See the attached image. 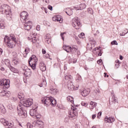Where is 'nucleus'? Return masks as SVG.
I'll use <instances>...</instances> for the list:
<instances>
[{"instance_id":"49","label":"nucleus","mask_w":128,"mask_h":128,"mask_svg":"<svg viewBox=\"0 0 128 128\" xmlns=\"http://www.w3.org/2000/svg\"><path fill=\"white\" fill-rule=\"evenodd\" d=\"M97 50H102V48L100 47H96L95 48H94V52H96Z\"/></svg>"},{"instance_id":"45","label":"nucleus","mask_w":128,"mask_h":128,"mask_svg":"<svg viewBox=\"0 0 128 128\" xmlns=\"http://www.w3.org/2000/svg\"><path fill=\"white\" fill-rule=\"evenodd\" d=\"M18 60H13L12 61V64H18Z\"/></svg>"},{"instance_id":"23","label":"nucleus","mask_w":128,"mask_h":128,"mask_svg":"<svg viewBox=\"0 0 128 128\" xmlns=\"http://www.w3.org/2000/svg\"><path fill=\"white\" fill-rule=\"evenodd\" d=\"M36 114V108L31 109L30 110V114L31 116L34 118Z\"/></svg>"},{"instance_id":"37","label":"nucleus","mask_w":128,"mask_h":128,"mask_svg":"<svg viewBox=\"0 0 128 128\" xmlns=\"http://www.w3.org/2000/svg\"><path fill=\"white\" fill-rule=\"evenodd\" d=\"M18 98L20 100L24 98V93L22 92H19L18 94Z\"/></svg>"},{"instance_id":"10","label":"nucleus","mask_w":128,"mask_h":128,"mask_svg":"<svg viewBox=\"0 0 128 128\" xmlns=\"http://www.w3.org/2000/svg\"><path fill=\"white\" fill-rule=\"evenodd\" d=\"M72 26L75 28L76 30H79L80 28L82 26V24H80V20L77 18H74L72 21Z\"/></svg>"},{"instance_id":"8","label":"nucleus","mask_w":128,"mask_h":128,"mask_svg":"<svg viewBox=\"0 0 128 128\" xmlns=\"http://www.w3.org/2000/svg\"><path fill=\"white\" fill-rule=\"evenodd\" d=\"M0 122L2 124H4L6 128H12L14 124L11 122H8L7 120H6L4 118H2L0 119Z\"/></svg>"},{"instance_id":"25","label":"nucleus","mask_w":128,"mask_h":128,"mask_svg":"<svg viewBox=\"0 0 128 128\" xmlns=\"http://www.w3.org/2000/svg\"><path fill=\"white\" fill-rule=\"evenodd\" d=\"M50 92L52 94L55 96V94H56L58 92V90L56 88H51L50 90Z\"/></svg>"},{"instance_id":"38","label":"nucleus","mask_w":128,"mask_h":128,"mask_svg":"<svg viewBox=\"0 0 128 128\" xmlns=\"http://www.w3.org/2000/svg\"><path fill=\"white\" fill-rule=\"evenodd\" d=\"M67 100L72 104V102H74V98L72 97L71 96H68L67 97Z\"/></svg>"},{"instance_id":"19","label":"nucleus","mask_w":128,"mask_h":128,"mask_svg":"<svg viewBox=\"0 0 128 128\" xmlns=\"http://www.w3.org/2000/svg\"><path fill=\"white\" fill-rule=\"evenodd\" d=\"M40 68L42 72H45V70H46V66L44 63L42 62H41L40 63Z\"/></svg>"},{"instance_id":"50","label":"nucleus","mask_w":128,"mask_h":128,"mask_svg":"<svg viewBox=\"0 0 128 128\" xmlns=\"http://www.w3.org/2000/svg\"><path fill=\"white\" fill-rule=\"evenodd\" d=\"M24 52L26 54H28L30 52V48H26L24 50Z\"/></svg>"},{"instance_id":"17","label":"nucleus","mask_w":128,"mask_h":128,"mask_svg":"<svg viewBox=\"0 0 128 128\" xmlns=\"http://www.w3.org/2000/svg\"><path fill=\"white\" fill-rule=\"evenodd\" d=\"M66 80H67L68 84L70 82H72V76L68 74H66L64 76Z\"/></svg>"},{"instance_id":"7","label":"nucleus","mask_w":128,"mask_h":128,"mask_svg":"<svg viewBox=\"0 0 128 128\" xmlns=\"http://www.w3.org/2000/svg\"><path fill=\"white\" fill-rule=\"evenodd\" d=\"M0 86H3L4 88L6 90L10 88V80L6 79L0 80Z\"/></svg>"},{"instance_id":"36","label":"nucleus","mask_w":128,"mask_h":128,"mask_svg":"<svg viewBox=\"0 0 128 128\" xmlns=\"http://www.w3.org/2000/svg\"><path fill=\"white\" fill-rule=\"evenodd\" d=\"M8 68L11 72H18V70L16 69V68L12 66H10V67Z\"/></svg>"},{"instance_id":"9","label":"nucleus","mask_w":128,"mask_h":128,"mask_svg":"<svg viewBox=\"0 0 128 128\" xmlns=\"http://www.w3.org/2000/svg\"><path fill=\"white\" fill-rule=\"evenodd\" d=\"M24 104H22V106H24V108H30L32 104H34V102H32V98H28V99H25L24 100Z\"/></svg>"},{"instance_id":"24","label":"nucleus","mask_w":128,"mask_h":128,"mask_svg":"<svg viewBox=\"0 0 128 128\" xmlns=\"http://www.w3.org/2000/svg\"><path fill=\"white\" fill-rule=\"evenodd\" d=\"M96 106V102H90V110H92Z\"/></svg>"},{"instance_id":"13","label":"nucleus","mask_w":128,"mask_h":128,"mask_svg":"<svg viewBox=\"0 0 128 128\" xmlns=\"http://www.w3.org/2000/svg\"><path fill=\"white\" fill-rule=\"evenodd\" d=\"M52 20L53 22H59L60 24H62V18H60V15L54 16L52 18Z\"/></svg>"},{"instance_id":"4","label":"nucleus","mask_w":128,"mask_h":128,"mask_svg":"<svg viewBox=\"0 0 128 128\" xmlns=\"http://www.w3.org/2000/svg\"><path fill=\"white\" fill-rule=\"evenodd\" d=\"M17 112L18 116H21V118H26V116H28L26 108L24 105H22V104H19L18 106Z\"/></svg>"},{"instance_id":"57","label":"nucleus","mask_w":128,"mask_h":128,"mask_svg":"<svg viewBox=\"0 0 128 128\" xmlns=\"http://www.w3.org/2000/svg\"><path fill=\"white\" fill-rule=\"evenodd\" d=\"M48 10H52V6L50 5H48Z\"/></svg>"},{"instance_id":"11","label":"nucleus","mask_w":128,"mask_h":128,"mask_svg":"<svg viewBox=\"0 0 128 128\" xmlns=\"http://www.w3.org/2000/svg\"><path fill=\"white\" fill-rule=\"evenodd\" d=\"M68 90H78V88H80V86L78 85L77 86H76V88H74V83L72 82V81L68 82Z\"/></svg>"},{"instance_id":"14","label":"nucleus","mask_w":128,"mask_h":128,"mask_svg":"<svg viewBox=\"0 0 128 128\" xmlns=\"http://www.w3.org/2000/svg\"><path fill=\"white\" fill-rule=\"evenodd\" d=\"M90 92V88H86L81 92V94L82 96H86Z\"/></svg>"},{"instance_id":"56","label":"nucleus","mask_w":128,"mask_h":128,"mask_svg":"<svg viewBox=\"0 0 128 128\" xmlns=\"http://www.w3.org/2000/svg\"><path fill=\"white\" fill-rule=\"evenodd\" d=\"M102 62V59H100L97 61V64H100Z\"/></svg>"},{"instance_id":"18","label":"nucleus","mask_w":128,"mask_h":128,"mask_svg":"<svg viewBox=\"0 0 128 128\" xmlns=\"http://www.w3.org/2000/svg\"><path fill=\"white\" fill-rule=\"evenodd\" d=\"M2 64H4L8 68H10V61L8 59H4L2 60Z\"/></svg>"},{"instance_id":"34","label":"nucleus","mask_w":128,"mask_h":128,"mask_svg":"<svg viewBox=\"0 0 128 128\" xmlns=\"http://www.w3.org/2000/svg\"><path fill=\"white\" fill-rule=\"evenodd\" d=\"M76 62L77 60L76 58L69 59V64H76Z\"/></svg>"},{"instance_id":"58","label":"nucleus","mask_w":128,"mask_h":128,"mask_svg":"<svg viewBox=\"0 0 128 128\" xmlns=\"http://www.w3.org/2000/svg\"><path fill=\"white\" fill-rule=\"evenodd\" d=\"M126 34L124 32H122V33L120 34V36H126Z\"/></svg>"},{"instance_id":"40","label":"nucleus","mask_w":128,"mask_h":128,"mask_svg":"<svg viewBox=\"0 0 128 128\" xmlns=\"http://www.w3.org/2000/svg\"><path fill=\"white\" fill-rule=\"evenodd\" d=\"M31 40L33 44H36V37H33L31 38Z\"/></svg>"},{"instance_id":"51","label":"nucleus","mask_w":128,"mask_h":128,"mask_svg":"<svg viewBox=\"0 0 128 128\" xmlns=\"http://www.w3.org/2000/svg\"><path fill=\"white\" fill-rule=\"evenodd\" d=\"M27 128H32V124L28 123L27 124Z\"/></svg>"},{"instance_id":"62","label":"nucleus","mask_w":128,"mask_h":128,"mask_svg":"<svg viewBox=\"0 0 128 128\" xmlns=\"http://www.w3.org/2000/svg\"><path fill=\"white\" fill-rule=\"evenodd\" d=\"M43 2H44L46 4H48L50 2V0H42Z\"/></svg>"},{"instance_id":"15","label":"nucleus","mask_w":128,"mask_h":128,"mask_svg":"<svg viewBox=\"0 0 128 128\" xmlns=\"http://www.w3.org/2000/svg\"><path fill=\"white\" fill-rule=\"evenodd\" d=\"M0 96H6V98H8L10 96V91L6 92L4 90H2V92H0Z\"/></svg>"},{"instance_id":"30","label":"nucleus","mask_w":128,"mask_h":128,"mask_svg":"<svg viewBox=\"0 0 128 128\" xmlns=\"http://www.w3.org/2000/svg\"><path fill=\"white\" fill-rule=\"evenodd\" d=\"M0 108L1 110V112L2 114H6V108H4V106L2 104L0 105Z\"/></svg>"},{"instance_id":"59","label":"nucleus","mask_w":128,"mask_h":128,"mask_svg":"<svg viewBox=\"0 0 128 128\" xmlns=\"http://www.w3.org/2000/svg\"><path fill=\"white\" fill-rule=\"evenodd\" d=\"M102 50H99V53L98 54V56H102Z\"/></svg>"},{"instance_id":"31","label":"nucleus","mask_w":128,"mask_h":128,"mask_svg":"<svg viewBox=\"0 0 128 128\" xmlns=\"http://www.w3.org/2000/svg\"><path fill=\"white\" fill-rule=\"evenodd\" d=\"M112 102H114V104H116V102H118V100H116V98L114 96V93H112Z\"/></svg>"},{"instance_id":"39","label":"nucleus","mask_w":128,"mask_h":128,"mask_svg":"<svg viewBox=\"0 0 128 128\" xmlns=\"http://www.w3.org/2000/svg\"><path fill=\"white\" fill-rule=\"evenodd\" d=\"M76 80L78 82H80V80H82V76L80 74L76 75Z\"/></svg>"},{"instance_id":"12","label":"nucleus","mask_w":128,"mask_h":128,"mask_svg":"<svg viewBox=\"0 0 128 128\" xmlns=\"http://www.w3.org/2000/svg\"><path fill=\"white\" fill-rule=\"evenodd\" d=\"M51 100H52V97H50V98L46 97L44 98L42 100V102L45 106H50V104Z\"/></svg>"},{"instance_id":"42","label":"nucleus","mask_w":128,"mask_h":128,"mask_svg":"<svg viewBox=\"0 0 128 128\" xmlns=\"http://www.w3.org/2000/svg\"><path fill=\"white\" fill-rule=\"evenodd\" d=\"M74 38L76 40L77 42V44H80V42L78 40V38L76 36H74Z\"/></svg>"},{"instance_id":"52","label":"nucleus","mask_w":128,"mask_h":128,"mask_svg":"<svg viewBox=\"0 0 128 128\" xmlns=\"http://www.w3.org/2000/svg\"><path fill=\"white\" fill-rule=\"evenodd\" d=\"M72 52H76L78 50V49L76 47H73L72 48Z\"/></svg>"},{"instance_id":"60","label":"nucleus","mask_w":128,"mask_h":128,"mask_svg":"<svg viewBox=\"0 0 128 128\" xmlns=\"http://www.w3.org/2000/svg\"><path fill=\"white\" fill-rule=\"evenodd\" d=\"M46 51L44 49L42 50V54H46Z\"/></svg>"},{"instance_id":"32","label":"nucleus","mask_w":128,"mask_h":128,"mask_svg":"<svg viewBox=\"0 0 128 128\" xmlns=\"http://www.w3.org/2000/svg\"><path fill=\"white\" fill-rule=\"evenodd\" d=\"M18 54H16V52H12V60H16L18 58Z\"/></svg>"},{"instance_id":"3","label":"nucleus","mask_w":128,"mask_h":128,"mask_svg":"<svg viewBox=\"0 0 128 128\" xmlns=\"http://www.w3.org/2000/svg\"><path fill=\"white\" fill-rule=\"evenodd\" d=\"M0 12L3 14H6L8 20H12V8L8 4H3L0 8Z\"/></svg>"},{"instance_id":"64","label":"nucleus","mask_w":128,"mask_h":128,"mask_svg":"<svg viewBox=\"0 0 128 128\" xmlns=\"http://www.w3.org/2000/svg\"><path fill=\"white\" fill-rule=\"evenodd\" d=\"M102 116V112H99L98 114V116Z\"/></svg>"},{"instance_id":"27","label":"nucleus","mask_w":128,"mask_h":128,"mask_svg":"<svg viewBox=\"0 0 128 128\" xmlns=\"http://www.w3.org/2000/svg\"><path fill=\"white\" fill-rule=\"evenodd\" d=\"M65 12L68 16H72V10L70 8H68L65 10Z\"/></svg>"},{"instance_id":"35","label":"nucleus","mask_w":128,"mask_h":128,"mask_svg":"<svg viewBox=\"0 0 128 128\" xmlns=\"http://www.w3.org/2000/svg\"><path fill=\"white\" fill-rule=\"evenodd\" d=\"M45 39L46 42H48V41L49 42H50V34H47L45 37Z\"/></svg>"},{"instance_id":"6","label":"nucleus","mask_w":128,"mask_h":128,"mask_svg":"<svg viewBox=\"0 0 128 128\" xmlns=\"http://www.w3.org/2000/svg\"><path fill=\"white\" fill-rule=\"evenodd\" d=\"M68 114L70 118H76L78 116V108H75L74 106H72Z\"/></svg>"},{"instance_id":"16","label":"nucleus","mask_w":128,"mask_h":128,"mask_svg":"<svg viewBox=\"0 0 128 128\" xmlns=\"http://www.w3.org/2000/svg\"><path fill=\"white\" fill-rule=\"evenodd\" d=\"M106 122H110V124H112L114 122V118L112 117L106 116L104 118Z\"/></svg>"},{"instance_id":"63","label":"nucleus","mask_w":128,"mask_h":128,"mask_svg":"<svg viewBox=\"0 0 128 128\" xmlns=\"http://www.w3.org/2000/svg\"><path fill=\"white\" fill-rule=\"evenodd\" d=\"M123 32H124L125 34H128V29H125L124 30V31Z\"/></svg>"},{"instance_id":"54","label":"nucleus","mask_w":128,"mask_h":128,"mask_svg":"<svg viewBox=\"0 0 128 128\" xmlns=\"http://www.w3.org/2000/svg\"><path fill=\"white\" fill-rule=\"evenodd\" d=\"M36 30H38V31L40 30V25L37 26L36 28Z\"/></svg>"},{"instance_id":"21","label":"nucleus","mask_w":128,"mask_h":128,"mask_svg":"<svg viewBox=\"0 0 128 128\" xmlns=\"http://www.w3.org/2000/svg\"><path fill=\"white\" fill-rule=\"evenodd\" d=\"M24 74L26 76H32V70L30 68H26L25 70V72L24 73Z\"/></svg>"},{"instance_id":"2","label":"nucleus","mask_w":128,"mask_h":128,"mask_svg":"<svg viewBox=\"0 0 128 128\" xmlns=\"http://www.w3.org/2000/svg\"><path fill=\"white\" fill-rule=\"evenodd\" d=\"M4 42L8 48H14L16 44V38L14 35H11L10 37L5 36Z\"/></svg>"},{"instance_id":"47","label":"nucleus","mask_w":128,"mask_h":128,"mask_svg":"<svg viewBox=\"0 0 128 128\" xmlns=\"http://www.w3.org/2000/svg\"><path fill=\"white\" fill-rule=\"evenodd\" d=\"M34 118H42V116H40V114H38L36 113V114Z\"/></svg>"},{"instance_id":"28","label":"nucleus","mask_w":128,"mask_h":128,"mask_svg":"<svg viewBox=\"0 0 128 128\" xmlns=\"http://www.w3.org/2000/svg\"><path fill=\"white\" fill-rule=\"evenodd\" d=\"M90 44L92 46L91 47H90V50H92V46H96V40H90Z\"/></svg>"},{"instance_id":"26","label":"nucleus","mask_w":128,"mask_h":128,"mask_svg":"<svg viewBox=\"0 0 128 128\" xmlns=\"http://www.w3.org/2000/svg\"><path fill=\"white\" fill-rule=\"evenodd\" d=\"M36 124L39 126V128H44V122H42V121L41 120H37L36 122Z\"/></svg>"},{"instance_id":"1","label":"nucleus","mask_w":128,"mask_h":128,"mask_svg":"<svg viewBox=\"0 0 128 128\" xmlns=\"http://www.w3.org/2000/svg\"><path fill=\"white\" fill-rule=\"evenodd\" d=\"M28 13L24 11L20 14V20L22 22H24V30H30L32 28V21L28 20Z\"/></svg>"},{"instance_id":"48","label":"nucleus","mask_w":128,"mask_h":128,"mask_svg":"<svg viewBox=\"0 0 128 128\" xmlns=\"http://www.w3.org/2000/svg\"><path fill=\"white\" fill-rule=\"evenodd\" d=\"M111 44H112V46H114V44L118 46V44L116 40H113L112 42H111Z\"/></svg>"},{"instance_id":"5","label":"nucleus","mask_w":128,"mask_h":128,"mask_svg":"<svg viewBox=\"0 0 128 128\" xmlns=\"http://www.w3.org/2000/svg\"><path fill=\"white\" fill-rule=\"evenodd\" d=\"M36 62H38V58L36 56V55H32L28 60L29 66L33 70H36Z\"/></svg>"},{"instance_id":"61","label":"nucleus","mask_w":128,"mask_h":128,"mask_svg":"<svg viewBox=\"0 0 128 128\" xmlns=\"http://www.w3.org/2000/svg\"><path fill=\"white\" fill-rule=\"evenodd\" d=\"M96 114L92 115V120H94V118H96Z\"/></svg>"},{"instance_id":"53","label":"nucleus","mask_w":128,"mask_h":128,"mask_svg":"<svg viewBox=\"0 0 128 128\" xmlns=\"http://www.w3.org/2000/svg\"><path fill=\"white\" fill-rule=\"evenodd\" d=\"M8 108H9V110H12V106L11 104H9L8 106Z\"/></svg>"},{"instance_id":"20","label":"nucleus","mask_w":128,"mask_h":128,"mask_svg":"<svg viewBox=\"0 0 128 128\" xmlns=\"http://www.w3.org/2000/svg\"><path fill=\"white\" fill-rule=\"evenodd\" d=\"M63 49L66 50L67 52H72V47L64 45L63 46Z\"/></svg>"},{"instance_id":"46","label":"nucleus","mask_w":128,"mask_h":128,"mask_svg":"<svg viewBox=\"0 0 128 128\" xmlns=\"http://www.w3.org/2000/svg\"><path fill=\"white\" fill-rule=\"evenodd\" d=\"M81 104L82 106H85V107H86L88 106V103L84 102H81Z\"/></svg>"},{"instance_id":"41","label":"nucleus","mask_w":128,"mask_h":128,"mask_svg":"<svg viewBox=\"0 0 128 128\" xmlns=\"http://www.w3.org/2000/svg\"><path fill=\"white\" fill-rule=\"evenodd\" d=\"M116 66L117 68H120V60H116Z\"/></svg>"},{"instance_id":"29","label":"nucleus","mask_w":128,"mask_h":128,"mask_svg":"<svg viewBox=\"0 0 128 128\" xmlns=\"http://www.w3.org/2000/svg\"><path fill=\"white\" fill-rule=\"evenodd\" d=\"M86 6V4H80V8H78V9L76 10H84Z\"/></svg>"},{"instance_id":"43","label":"nucleus","mask_w":128,"mask_h":128,"mask_svg":"<svg viewBox=\"0 0 128 128\" xmlns=\"http://www.w3.org/2000/svg\"><path fill=\"white\" fill-rule=\"evenodd\" d=\"M78 37L80 38H84V32L80 34V35H78Z\"/></svg>"},{"instance_id":"55","label":"nucleus","mask_w":128,"mask_h":128,"mask_svg":"<svg viewBox=\"0 0 128 128\" xmlns=\"http://www.w3.org/2000/svg\"><path fill=\"white\" fill-rule=\"evenodd\" d=\"M44 58H50V54H46L44 56Z\"/></svg>"},{"instance_id":"44","label":"nucleus","mask_w":128,"mask_h":128,"mask_svg":"<svg viewBox=\"0 0 128 128\" xmlns=\"http://www.w3.org/2000/svg\"><path fill=\"white\" fill-rule=\"evenodd\" d=\"M66 34V32H63L60 34V36L62 40H64V35Z\"/></svg>"},{"instance_id":"22","label":"nucleus","mask_w":128,"mask_h":128,"mask_svg":"<svg viewBox=\"0 0 128 128\" xmlns=\"http://www.w3.org/2000/svg\"><path fill=\"white\" fill-rule=\"evenodd\" d=\"M4 19L0 18V28L4 30Z\"/></svg>"},{"instance_id":"33","label":"nucleus","mask_w":128,"mask_h":128,"mask_svg":"<svg viewBox=\"0 0 128 128\" xmlns=\"http://www.w3.org/2000/svg\"><path fill=\"white\" fill-rule=\"evenodd\" d=\"M50 104H52V106H54L56 104V100L54 99L52 97H51Z\"/></svg>"}]
</instances>
